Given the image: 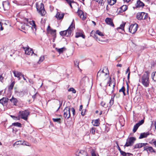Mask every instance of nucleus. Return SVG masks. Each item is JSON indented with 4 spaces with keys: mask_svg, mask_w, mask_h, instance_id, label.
<instances>
[{
    "mask_svg": "<svg viewBox=\"0 0 156 156\" xmlns=\"http://www.w3.org/2000/svg\"><path fill=\"white\" fill-rule=\"evenodd\" d=\"M140 81L145 87H148L150 83L149 75L148 73L147 72H146L141 77Z\"/></svg>",
    "mask_w": 156,
    "mask_h": 156,
    "instance_id": "obj_1",
    "label": "nucleus"
},
{
    "mask_svg": "<svg viewBox=\"0 0 156 156\" xmlns=\"http://www.w3.org/2000/svg\"><path fill=\"white\" fill-rule=\"evenodd\" d=\"M108 68L105 67L102 70H100L98 72L97 74V78L101 79H105V77L108 74Z\"/></svg>",
    "mask_w": 156,
    "mask_h": 156,
    "instance_id": "obj_2",
    "label": "nucleus"
},
{
    "mask_svg": "<svg viewBox=\"0 0 156 156\" xmlns=\"http://www.w3.org/2000/svg\"><path fill=\"white\" fill-rule=\"evenodd\" d=\"M70 111L72 112L73 115H75V110L73 108H70L68 107H66L63 110V116L66 119H68L70 117Z\"/></svg>",
    "mask_w": 156,
    "mask_h": 156,
    "instance_id": "obj_3",
    "label": "nucleus"
},
{
    "mask_svg": "<svg viewBox=\"0 0 156 156\" xmlns=\"http://www.w3.org/2000/svg\"><path fill=\"white\" fill-rule=\"evenodd\" d=\"M36 8L38 12L42 16H44L45 15L46 12L44 10V5L43 3H40L37 4Z\"/></svg>",
    "mask_w": 156,
    "mask_h": 156,
    "instance_id": "obj_4",
    "label": "nucleus"
},
{
    "mask_svg": "<svg viewBox=\"0 0 156 156\" xmlns=\"http://www.w3.org/2000/svg\"><path fill=\"white\" fill-rule=\"evenodd\" d=\"M29 114V112L25 110L24 111L22 112L20 111L19 115V118H18V119H19L20 118H21L25 120H27Z\"/></svg>",
    "mask_w": 156,
    "mask_h": 156,
    "instance_id": "obj_5",
    "label": "nucleus"
},
{
    "mask_svg": "<svg viewBox=\"0 0 156 156\" xmlns=\"http://www.w3.org/2000/svg\"><path fill=\"white\" fill-rule=\"evenodd\" d=\"M9 8V3L8 1L3 2L0 3V8L3 9L4 11L8 10Z\"/></svg>",
    "mask_w": 156,
    "mask_h": 156,
    "instance_id": "obj_6",
    "label": "nucleus"
},
{
    "mask_svg": "<svg viewBox=\"0 0 156 156\" xmlns=\"http://www.w3.org/2000/svg\"><path fill=\"white\" fill-rule=\"evenodd\" d=\"M138 27V25L136 23L131 24L129 27V31L132 34H134L137 30Z\"/></svg>",
    "mask_w": 156,
    "mask_h": 156,
    "instance_id": "obj_7",
    "label": "nucleus"
},
{
    "mask_svg": "<svg viewBox=\"0 0 156 156\" xmlns=\"http://www.w3.org/2000/svg\"><path fill=\"white\" fill-rule=\"evenodd\" d=\"M147 17V14L144 12L138 13L136 16V17L138 20H145Z\"/></svg>",
    "mask_w": 156,
    "mask_h": 156,
    "instance_id": "obj_8",
    "label": "nucleus"
},
{
    "mask_svg": "<svg viewBox=\"0 0 156 156\" xmlns=\"http://www.w3.org/2000/svg\"><path fill=\"white\" fill-rule=\"evenodd\" d=\"M136 140V138L134 137H130L127 140L125 146L128 147L131 146L134 144Z\"/></svg>",
    "mask_w": 156,
    "mask_h": 156,
    "instance_id": "obj_9",
    "label": "nucleus"
},
{
    "mask_svg": "<svg viewBox=\"0 0 156 156\" xmlns=\"http://www.w3.org/2000/svg\"><path fill=\"white\" fill-rule=\"evenodd\" d=\"M23 48L25 51V53L26 55H32L34 54L32 50L28 46L25 48L23 47Z\"/></svg>",
    "mask_w": 156,
    "mask_h": 156,
    "instance_id": "obj_10",
    "label": "nucleus"
},
{
    "mask_svg": "<svg viewBox=\"0 0 156 156\" xmlns=\"http://www.w3.org/2000/svg\"><path fill=\"white\" fill-rule=\"evenodd\" d=\"M144 122V119H142L134 126L133 129V133H135L136 131L139 126L143 124Z\"/></svg>",
    "mask_w": 156,
    "mask_h": 156,
    "instance_id": "obj_11",
    "label": "nucleus"
},
{
    "mask_svg": "<svg viewBox=\"0 0 156 156\" xmlns=\"http://www.w3.org/2000/svg\"><path fill=\"white\" fill-rule=\"evenodd\" d=\"M72 34L71 31H69L68 29L66 30L62 31L60 32V34L61 36H65L67 37L70 36Z\"/></svg>",
    "mask_w": 156,
    "mask_h": 156,
    "instance_id": "obj_12",
    "label": "nucleus"
},
{
    "mask_svg": "<svg viewBox=\"0 0 156 156\" xmlns=\"http://www.w3.org/2000/svg\"><path fill=\"white\" fill-rule=\"evenodd\" d=\"M12 72L13 73L14 76L15 77L18 78L19 80H20V76L22 75V74L21 73L15 70L13 71Z\"/></svg>",
    "mask_w": 156,
    "mask_h": 156,
    "instance_id": "obj_13",
    "label": "nucleus"
},
{
    "mask_svg": "<svg viewBox=\"0 0 156 156\" xmlns=\"http://www.w3.org/2000/svg\"><path fill=\"white\" fill-rule=\"evenodd\" d=\"M77 13L78 15L80 16L81 19H82L83 20H84L85 19L86 17L84 16V13L82 11L78 10L77 12Z\"/></svg>",
    "mask_w": 156,
    "mask_h": 156,
    "instance_id": "obj_14",
    "label": "nucleus"
},
{
    "mask_svg": "<svg viewBox=\"0 0 156 156\" xmlns=\"http://www.w3.org/2000/svg\"><path fill=\"white\" fill-rule=\"evenodd\" d=\"M64 15V13L61 12H58L55 15V17L57 19L61 20L63 18Z\"/></svg>",
    "mask_w": 156,
    "mask_h": 156,
    "instance_id": "obj_15",
    "label": "nucleus"
},
{
    "mask_svg": "<svg viewBox=\"0 0 156 156\" xmlns=\"http://www.w3.org/2000/svg\"><path fill=\"white\" fill-rule=\"evenodd\" d=\"M148 144L147 143H139L136 144L134 146V148H141L144 147L145 146L147 145Z\"/></svg>",
    "mask_w": 156,
    "mask_h": 156,
    "instance_id": "obj_16",
    "label": "nucleus"
},
{
    "mask_svg": "<svg viewBox=\"0 0 156 156\" xmlns=\"http://www.w3.org/2000/svg\"><path fill=\"white\" fill-rule=\"evenodd\" d=\"M115 83L113 82H112V81H111L110 82L109 84V86L110 87H112V88L111 89V91H109V92H108V93L110 94H111L113 93V92L114 91V88L115 86Z\"/></svg>",
    "mask_w": 156,
    "mask_h": 156,
    "instance_id": "obj_17",
    "label": "nucleus"
},
{
    "mask_svg": "<svg viewBox=\"0 0 156 156\" xmlns=\"http://www.w3.org/2000/svg\"><path fill=\"white\" fill-rule=\"evenodd\" d=\"M150 133L148 132L141 133L139 137V138L140 139L147 137V136L150 135Z\"/></svg>",
    "mask_w": 156,
    "mask_h": 156,
    "instance_id": "obj_18",
    "label": "nucleus"
},
{
    "mask_svg": "<svg viewBox=\"0 0 156 156\" xmlns=\"http://www.w3.org/2000/svg\"><path fill=\"white\" fill-rule=\"evenodd\" d=\"M105 22L107 24L111 26H114V24L112 19L109 18H107L105 20Z\"/></svg>",
    "mask_w": 156,
    "mask_h": 156,
    "instance_id": "obj_19",
    "label": "nucleus"
},
{
    "mask_svg": "<svg viewBox=\"0 0 156 156\" xmlns=\"http://www.w3.org/2000/svg\"><path fill=\"white\" fill-rule=\"evenodd\" d=\"M90 36L94 37L97 41H99L100 42H104V41L99 39L97 36L94 34V32L93 31H92L90 34Z\"/></svg>",
    "mask_w": 156,
    "mask_h": 156,
    "instance_id": "obj_20",
    "label": "nucleus"
},
{
    "mask_svg": "<svg viewBox=\"0 0 156 156\" xmlns=\"http://www.w3.org/2000/svg\"><path fill=\"white\" fill-rule=\"evenodd\" d=\"M8 99L6 98H3L0 100V103L3 105H6L7 104Z\"/></svg>",
    "mask_w": 156,
    "mask_h": 156,
    "instance_id": "obj_21",
    "label": "nucleus"
},
{
    "mask_svg": "<svg viewBox=\"0 0 156 156\" xmlns=\"http://www.w3.org/2000/svg\"><path fill=\"white\" fill-rule=\"evenodd\" d=\"M144 151H146L147 152L149 151L151 152H154V149L151 147H148L146 145L144 147Z\"/></svg>",
    "mask_w": 156,
    "mask_h": 156,
    "instance_id": "obj_22",
    "label": "nucleus"
},
{
    "mask_svg": "<svg viewBox=\"0 0 156 156\" xmlns=\"http://www.w3.org/2000/svg\"><path fill=\"white\" fill-rule=\"evenodd\" d=\"M78 156H88V155L86 152L83 150H81L79 152Z\"/></svg>",
    "mask_w": 156,
    "mask_h": 156,
    "instance_id": "obj_23",
    "label": "nucleus"
},
{
    "mask_svg": "<svg viewBox=\"0 0 156 156\" xmlns=\"http://www.w3.org/2000/svg\"><path fill=\"white\" fill-rule=\"evenodd\" d=\"M144 6V4L140 0H138L137 2L136 6L137 7H143Z\"/></svg>",
    "mask_w": 156,
    "mask_h": 156,
    "instance_id": "obj_24",
    "label": "nucleus"
},
{
    "mask_svg": "<svg viewBox=\"0 0 156 156\" xmlns=\"http://www.w3.org/2000/svg\"><path fill=\"white\" fill-rule=\"evenodd\" d=\"M10 101L14 105H16L18 102L16 98H14L13 96L11 99H10Z\"/></svg>",
    "mask_w": 156,
    "mask_h": 156,
    "instance_id": "obj_25",
    "label": "nucleus"
},
{
    "mask_svg": "<svg viewBox=\"0 0 156 156\" xmlns=\"http://www.w3.org/2000/svg\"><path fill=\"white\" fill-rule=\"evenodd\" d=\"M92 123L93 125L95 126H98L99 125V120L98 119L93 120L92 121Z\"/></svg>",
    "mask_w": 156,
    "mask_h": 156,
    "instance_id": "obj_26",
    "label": "nucleus"
},
{
    "mask_svg": "<svg viewBox=\"0 0 156 156\" xmlns=\"http://www.w3.org/2000/svg\"><path fill=\"white\" fill-rule=\"evenodd\" d=\"M56 51L59 52L60 54L63 53V52L66 50V49L65 48L63 47L60 48H56Z\"/></svg>",
    "mask_w": 156,
    "mask_h": 156,
    "instance_id": "obj_27",
    "label": "nucleus"
},
{
    "mask_svg": "<svg viewBox=\"0 0 156 156\" xmlns=\"http://www.w3.org/2000/svg\"><path fill=\"white\" fill-rule=\"evenodd\" d=\"M74 66L75 67L78 68L79 69H80V68L79 66V61L77 59L75 60L74 61Z\"/></svg>",
    "mask_w": 156,
    "mask_h": 156,
    "instance_id": "obj_28",
    "label": "nucleus"
},
{
    "mask_svg": "<svg viewBox=\"0 0 156 156\" xmlns=\"http://www.w3.org/2000/svg\"><path fill=\"white\" fill-rule=\"evenodd\" d=\"M74 26V24H73V23L72 22L71 25L70 26L68 29V30L69 31H71V33H72V31L73 30V28H74L75 27Z\"/></svg>",
    "mask_w": 156,
    "mask_h": 156,
    "instance_id": "obj_29",
    "label": "nucleus"
},
{
    "mask_svg": "<svg viewBox=\"0 0 156 156\" xmlns=\"http://www.w3.org/2000/svg\"><path fill=\"white\" fill-rule=\"evenodd\" d=\"M151 77L153 80L155 82H156V72L152 73Z\"/></svg>",
    "mask_w": 156,
    "mask_h": 156,
    "instance_id": "obj_30",
    "label": "nucleus"
},
{
    "mask_svg": "<svg viewBox=\"0 0 156 156\" xmlns=\"http://www.w3.org/2000/svg\"><path fill=\"white\" fill-rule=\"evenodd\" d=\"M125 87H124V86H123L121 89H120L119 90V92H122L123 93V94L124 95V96H125L126 95V93H125Z\"/></svg>",
    "mask_w": 156,
    "mask_h": 156,
    "instance_id": "obj_31",
    "label": "nucleus"
},
{
    "mask_svg": "<svg viewBox=\"0 0 156 156\" xmlns=\"http://www.w3.org/2000/svg\"><path fill=\"white\" fill-rule=\"evenodd\" d=\"M82 37L83 38H84V36L82 35V34L80 32H77L76 33L75 37L76 38H78L80 37Z\"/></svg>",
    "mask_w": 156,
    "mask_h": 156,
    "instance_id": "obj_32",
    "label": "nucleus"
},
{
    "mask_svg": "<svg viewBox=\"0 0 156 156\" xmlns=\"http://www.w3.org/2000/svg\"><path fill=\"white\" fill-rule=\"evenodd\" d=\"M116 2V0H110L108 1L109 4L110 5H113Z\"/></svg>",
    "mask_w": 156,
    "mask_h": 156,
    "instance_id": "obj_33",
    "label": "nucleus"
},
{
    "mask_svg": "<svg viewBox=\"0 0 156 156\" xmlns=\"http://www.w3.org/2000/svg\"><path fill=\"white\" fill-rule=\"evenodd\" d=\"M95 130L96 129L95 127L92 128L90 129V133H91L93 134H94L95 132Z\"/></svg>",
    "mask_w": 156,
    "mask_h": 156,
    "instance_id": "obj_34",
    "label": "nucleus"
},
{
    "mask_svg": "<svg viewBox=\"0 0 156 156\" xmlns=\"http://www.w3.org/2000/svg\"><path fill=\"white\" fill-rule=\"evenodd\" d=\"M121 9L122 11H125L127 9V7L126 5H123L121 7Z\"/></svg>",
    "mask_w": 156,
    "mask_h": 156,
    "instance_id": "obj_35",
    "label": "nucleus"
},
{
    "mask_svg": "<svg viewBox=\"0 0 156 156\" xmlns=\"http://www.w3.org/2000/svg\"><path fill=\"white\" fill-rule=\"evenodd\" d=\"M52 120L54 122H56L59 123H61V119L60 118L52 119Z\"/></svg>",
    "mask_w": 156,
    "mask_h": 156,
    "instance_id": "obj_36",
    "label": "nucleus"
},
{
    "mask_svg": "<svg viewBox=\"0 0 156 156\" xmlns=\"http://www.w3.org/2000/svg\"><path fill=\"white\" fill-rule=\"evenodd\" d=\"M96 34L101 36H104V34L103 33L98 30L96 31Z\"/></svg>",
    "mask_w": 156,
    "mask_h": 156,
    "instance_id": "obj_37",
    "label": "nucleus"
},
{
    "mask_svg": "<svg viewBox=\"0 0 156 156\" xmlns=\"http://www.w3.org/2000/svg\"><path fill=\"white\" fill-rule=\"evenodd\" d=\"M52 35H54L56 34V30H55L50 29V31L49 32Z\"/></svg>",
    "mask_w": 156,
    "mask_h": 156,
    "instance_id": "obj_38",
    "label": "nucleus"
},
{
    "mask_svg": "<svg viewBox=\"0 0 156 156\" xmlns=\"http://www.w3.org/2000/svg\"><path fill=\"white\" fill-rule=\"evenodd\" d=\"M22 144H23V142L22 141H18L16 142L13 144V146H15V145Z\"/></svg>",
    "mask_w": 156,
    "mask_h": 156,
    "instance_id": "obj_39",
    "label": "nucleus"
},
{
    "mask_svg": "<svg viewBox=\"0 0 156 156\" xmlns=\"http://www.w3.org/2000/svg\"><path fill=\"white\" fill-rule=\"evenodd\" d=\"M125 24L126 23H123L122 24L120 25V27H118V28L122 30L123 29Z\"/></svg>",
    "mask_w": 156,
    "mask_h": 156,
    "instance_id": "obj_40",
    "label": "nucleus"
},
{
    "mask_svg": "<svg viewBox=\"0 0 156 156\" xmlns=\"http://www.w3.org/2000/svg\"><path fill=\"white\" fill-rule=\"evenodd\" d=\"M114 98L112 97L111 99L109 101V105L110 106H112L114 103Z\"/></svg>",
    "mask_w": 156,
    "mask_h": 156,
    "instance_id": "obj_41",
    "label": "nucleus"
},
{
    "mask_svg": "<svg viewBox=\"0 0 156 156\" xmlns=\"http://www.w3.org/2000/svg\"><path fill=\"white\" fill-rule=\"evenodd\" d=\"M44 59V56H42L40 57V59L38 62L39 64H40L41 62H42Z\"/></svg>",
    "mask_w": 156,
    "mask_h": 156,
    "instance_id": "obj_42",
    "label": "nucleus"
},
{
    "mask_svg": "<svg viewBox=\"0 0 156 156\" xmlns=\"http://www.w3.org/2000/svg\"><path fill=\"white\" fill-rule=\"evenodd\" d=\"M14 84H15V82L14 81L12 82L9 86V89L12 90L13 89V88L14 86Z\"/></svg>",
    "mask_w": 156,
    "mask_h": 156,
    "instance_id": "obj_43",
    "label": "nucleus"
},
{
    "mask_svg": "<svg viewBox=\"0 0 156 156\" xmlns=\"http://www.w3.org/2000/svg\"><path fill=\"white\" fill-rule=\"evenodd\" d=\"M68 91H72L74 94H75L76 93V90L73 88H71L69 89Z\"/></svg>",
    "mask_w": 156,
    "mask_h": 156,
    "instance_id": "obj_44",
    "label": "nucleus"
},
{
    "mask_svg": "<svg viewBox=\"0 0 156 156\" xmlns=\"http://www.w3.org/2000/svg\"><path fill=\"white\" fill-rule=\"evenodd\" d=\"M30 24L32 25V26L34 27L35 28H36V25L35 23V22L33 21H31L30 22Z\"/></svg>",
    "mask_w": 156,
    "mask_h": 156,
    "instance_id": "obj_45",
    "label": "nucleus"
},
{
    "mask_svg": "<svg viewBox=\"0 0 156 156\" xmlns=\"http://www.w3.org/2000/svg\"><path fill=\"white\" fill-rule=\"evenodd\" d=\"M13 125L15 126L18 127H21V124L19 122L14 123L13 124Z\"/></svg>",
    "mask_w": 156,
    "mask_h": 156,
    "instance_id": "obj_46",
    "label": "nucleus"
},
{
    "mask_svg": "<svg viewBox=\"0 0 156 156\" xmlns=\"http://www.w3.org/2000/svg\"><path fill=\"white\" fill-rule=\"evenodd\" d=\"M3 24V23L1 22L0 21V31H2L4 29V28L2 26Z\"/></svg>",
    "mask_w": 156,
    "mask_h": 156,
    "instance_id": "obj_47",
    "label": "nucleus"
},
{
    "mask_svg": "<svg viewBox=\"0 0 156 156\" xmlns=\"http://www.w3.org/2000/svg\"><path fill=\"white\" fill-rule=\"evenodd\" d=\"M91 154L92 156H97L94 150H92L91 151Z\"/></svg>",
    "mask_w": 156,
    "mask_h": 156,
    "instance_id": "obj_48",
    "label": "nucleus"
},
{
    "mask_svg": "<svg viewBox=\"0 0 156 156\" xmlns=\"http://www.w3.org/2000/svg\"><path fill=\"white\" fill-rule=\"evenodd\" d=\"M121 154L123 156H126L127 155V154L125 152L122 151L120 152Z\"/></svg>",
    "mask_w": 156,
    "mask_h": 156,
    "instance_id": "obj_49",
    "label": "nucleus"
},
{
    "mask_svg": "<svg viewBox=\"0 0 156 156\" xmlns=\"http://www.w3.org/2000/svg\"><path fill=\"white\" fill-rule=\"evenodd\" d=\"M85 110H83L81 112V114L82 115H84L85 114Z\"/></svg>",
    "mask_w": 156,
    "mask_h": 156,
    "instance_id": "obj_50",
    "label": "nucleus"
},
{
    "mask_svg": "<svg viewBox=\"0 0 156 156\" xmlns=\"http://www.w3.org/2000/svg\"><path fill=\"white\" fill-rule=\"evenodd\" d=\"M100 104L103 107L104 106L105 104V103L103 101H101Z\"/></svg>",
    "mask_w": 156,
    "mask_h": 156,
    "instance_id": "obj_51",
    "label": "nucleus"
},
{
    "mask_svg": "<svg viewBox=\"0 0 156 156\" xmlns=\"http://www.w3.org/2000/svg\"><path fill=\"white\" fill-rule=\"evenodd\" d=\"M21 28L22 29H23L24 30H25L26 29L25 24H23V25H22L21 26Z\"/></svg>",
    "mask_w": 156,
    "mask_h": 156,
    "instance_id": "obj_52",
    "label": "nucleus"
},
{
    "mask_svg": "<svg viewBox=\"0 0 156 156\" xmlns=\"http://www.w3.org/2000/svg\"><path fill=\"white\" fill-rule=\"evenodd\" d=\"M127 88L126 89V90H127V94H129V86L127 84Z\"/></svg>",
    "mask_w": 156,
    "mask_h": 156,
    "instance_id": "obj_53",
    "label": "nucleus"
},
{
    "mask_svg": "<svg viewBox=\"0 0 156 156\" xmlns=\"http://www.w3.org/2000/svg\"><path fill=\"white\" fill-rule=\"evenodd\" d=\"M129 72H130V69H129V68H128L127 69V70H126V73H129Z\"/></svg>",
    "mask_w": 156,
    "mask_h": 156,
    "instance_id": "obj_54",
    "label": "nucleus"
},
{
    "mask_svg": "<svg viewBox=\"0 0 156 156\" xmlns=\"http://www.w3.org/2000/svg\"><path fill=\"white\" fill-rule=\"evenodd\" d=\"M122 64H118L117 65V67H122Z\"/></svg>",
    "mask_w": 156,
    "mask_h": 156,
    "instance_id": "obj_55",
    "label": "nucleus"
},
{
    "mask_svg": "<svg viewBox=\"0 0 156 156\" xmlns=\"http://www.w3.org/2000/svg\"><path fill=\"white\" fill-rule=\"evenodd\" d=\"M83 106L82 105H81L80 107L79 110L81 111V110L82 109Z\"/></svg>",
    "mask_w": 156,
    "mask_h": 156,
    "instance_id": "obj_56",
    "label": "nucleus"
},
{
    "mask_svg": "<svg viewBox=\"0 0 156 156\" xmlns=\"http://www.w3.org/2000/svg\"><path fill=\"white\" fill-rule=\"evenodd\" d=\"M11 117L12 118L14 119H17V117H15V116L13 115H11Z\"/></svg>",
    "mask_w": 156,
    "mask_h": 156,
    "instance_id": "obj_57",
    "label": "nucleus"
},
{
    "mask_svg": "<svg viewBox=\"0 0 156 156\" xmlns=\"http://www.w3.org/2000/svg\"><path fill=\"white\" fill-rule=\"evenodd\" d=\"M130 74V72H129L128 74L127 78L128 79H129V76Z\"/></svg>",
    "mask_w": 156,
    "mask_h": 156,
    "instance_id": "obj_58",
    "label": "nucleus"
},
{
    "mask_svg": "<svg viewBox=\"0 0 156 156\" xmlns=\"http://www.w3.org/2000/svg\"><path fill=\"white\" fill-rule=\"evenodd\" d=\"M47 29H48V32H49L50 29H50V27L49 26H48V27Z\"/></svg>",
    "mask_w": 156,
    "mask_h": 156,
    "instance_id": "obj_59",
    "label": "nucleus"
},
{
    "mask_svg": "<svg viewBox=\"0 0 156 156\" xmlns=\"http://www.w3.org/2000/svg\"><path fill=\"white\" fill-rule=\"evenodd\" d=\"M3 79V77L2 76L0 75V81H2Z\"/></svg>",
    "mask_w": 156,
    "mask_h": 156,
    "instance_id": "obj_60",
    "label": "nucleus"
},
{
    "mask_svg": "<svg viewBox=\"0 0 156 156\" xmlns=\"http://www.w3.org/2000/svg\"><path fill=\"white\" fill-rule=\"evenodd\" d=\"M123 1L125 2H129L130 1V0H123Z\"/></svg>",
    "mask_w": 156,
    "mask_h": 156,
    "instance_id": "obj_61",
    "label": "nucleus"
},
{
    "mask_svg": "<svg viewBox=\"0 0 156 156\" xmlns=\"http://www.w3.org/2000/svg\"><path fill=\"white\" fill-rule=\"evenodd\" d=\"M153 143L155 145V147H156V140L154 141L153 142Z\"/></svg>",
    "mask_w": 156,
    "mask_h": 156,
    "instance_id": "obj_62",
    "label": "nucleus"
},
{
    "mask_svg": "<svg viewBox=\"0 0 156 156\" xmlns=\"http://www.w3.org/2000/svg\"><path fill=\"white\" fill-rule=\"evenodd\" d=\"M37 95V94H35V95L33 96L32 97L34 98V99L35 98V97L36 95Z\"/></svg>",
    "mask_w": 156,
    "mask_h": 156,
    "instance_id": "obj_63",
    "label": "nucleus"
},
{
    "mask_svg": "<svg viewBox=\"0 0 156 156\" xmlns=\"http://www.w3.org/2000/svg\"><path fill=\"white\" fill-rule=\"evenodd\" d=\"M126 154H127V155L128 156H130V155H131V154H130V153H126Z\"/></svg>",
    "mask_w": 156,
    "mask_h": 156,
    "instance_id": "obj_64",
    "label": "nucleus"
}]
</instances>
